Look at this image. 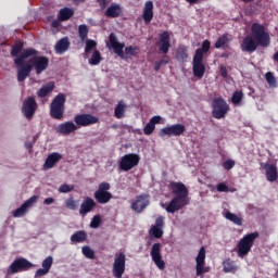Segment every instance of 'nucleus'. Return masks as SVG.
Here are the masks:
<instances>
[{
	"instance_id": "nucleus-1",
	"label": "nucleus",
	"mask_w": 278,
	"mask_h": 278,
	"mask_svg": "<svg viewBox=\"0 0 278 278\" xmlns=\"http://www.w3.org/2000/svg\"><path fill=\"white\" fill-rule=\"evenodd\" d=\"M14 64L17 66V81L23 83L31 75V70L35 68L36 75H40L49 68V58L38 55V50L26 48L14 59Z\"/></svg>"
},
{
	"instance_id": "nucleus-2",
	"label": "nucleus",
	"mask_w": 278,
	"mask_h": 278,
	"mask_svg": "<svg viewBox=\"0 0 278 278\" xmlns=\"http://www.w3.org/2000/svg\"><path fill=\"white\" fill-rule=\"evenodd\" d=\"M257 47L263 49L270 47V34L266 31V27L263 24L255 22L251 26V36L243 38L241 51L253 53L257 51Z\"/></svg>"
},
{
	"instance_id": "nucleus-3",
	"label": "nucleus",
	"mask_w": 278,
	"mask_h": 278,
	"mask_svg": "<svg viewBox=\"0 0 278 278\" xmlns=\"http://www.w3.org/2000/svg\"><path fill=\"white\" fill-rule=\"evenodd\" d=\"M168 189L170 190L172 194H175V198H173L165 207L168 214H175V212H179V210L190 204V199L188 198V187H186L184 182L172 181L168 185Z\"/></svg>"
},
{
	"instance_id": "nucleus-4",
	"label": "nucleus",
	"mask_w": 278,
	"mask_h": 278,
	"mask_svg": "<svg viewBox=\"0 0 278 278\" xmlns=\"http://www.w3.org/2000/svg\"><path fill=\"white\" fill-rule=\"evenodd\" d=\"M65 104H66V94L64 93L56 94L50 104L51 118H54L55 121H62V118H64Z\"/></svg>"
},
{
	"instance_id": "nucleus-5",
	"label": "nucleus",
	"mask_w": 278,
	"mask_h": 278,
	"mask_svg": "<svg viewBox=\"0 0 278 278\" xmlns=\"http://www.w3.org/2000/svg\"><path fill=\"white\" fill-rule=\"evenodd\" d=\"M260 238V232L254 231L251 233L245 235L237 244V253L239 257H244L251 253V249H253V244L255 240Z\"/></svg>"
},
{
	"instance_id": "nucleus-6",
	"label": "nucleus",
	"mask_w": 278,
	"mask_h": 278,
	"mask_svg": "<svg viewBox=\"0 0 278 278\" xmlns=\"http://www.w3.org/2000/svg\"><path fill=\"white\" fill-rule=\"evenodd\" d=\"M110 182H101L98 186V190H96L93 193L97 203H100V205H105L112 201L114 195L112 192H110Z\"/></svg>"
},
{
	"instance_id": "nucleus-7",
	"label": "nucleus",
	"mask_w": 278,
	"mask_h": 278,
	"mask_svg": "<svg viewBox=\"0 0 278 278\" xmlns=\"http://www.w3.org/2000/svg\"><path fill=\"white\" fill-rule=\"evenodd\" d=\"M212 108V116L217 121H220V118H225V116H227V112H229V104H227V101H225L223 97L213 99Z\"/></svg>"
},
{
	"instance_id": "nucleus-8",
	"label": "nucleus",
	"mask_w": 278,
	"mask_h": 278,
	"mask_svg": "<svg viewBox=\"0 0 278 278\" xmlns=\"http://www.w3.org/2000/svg\"><path fill=\"white\" fill-rule=\"evenodd\" d=\"M140 164V155L137 153H128L121 157L118 163L119 170L129 173L132 168H136Z\"/></svg>"
},
{
	"instance_id": "nucleus-9",
	"label": "nucleus",
	"mask_w": 278,
	"mask_h": 278,
	"mask_svg": "<svg viewBox=\"0 0 278 278\" xmlns=\"http://www.w3.org/2000/svg\"><path fill=\"white\" fill-rule=\"evenodd\" d=\"M34 268V264L25 257L16 258L8 268V275H16V273H25Z\"/></svg>"
},
{
	"instance_id": "nucleus-10",
	"label": "nucleus",
	"mask_w": 278,
	"mask_h": 278,
	"mask_svg": "<svg viewBox=\"0 0 278 278\" xmlns=\"http://www.w3.org/2000/svg\"><path fill=\"white\" fill-rule=\"evenodd\" d=\"M127 262V257L125 253L119 252L115 255L114 263H113V276L115 278H123L125 275V264Z\"/></svg>"
},
{
	"instance_id": "nucleus-11",
	"label": "nucleus",
	"mask_w": 278,
	"mask_h": 278,
	"mask_svg": "<svg viewBox=\"0 0 278 278\" xmlns=\"http://www.w3.org/2000/svg\"><path fill=\"white\" fill-rule=\"evenodd\" d=\"M74 123L76 127H90V125H97L99 123V117L90 113L77 114L74 117Z\"/></svg>"
},
{
	"instance_id": "nucleus-12",
	"label": "nucleus",
	"mask_w": 278,
	"mask_h": 278,
	"mask_svg": "<svg viewBox=\"0 0 278 278\" xmlns=\"http://www.w3.org/2000/svg\"><path fill=\"white\" fill-rule=\"evenodd\" d=\"M150 256L160 270H164V268H166V262L162 260V243L157 242L152 245Z\"/></svg>"
},
{
	"instance_id": "nucleus-13",
	"label": "nucleus",
	"mask_w": 278,
	"mask_h": 278,
	"mask_svg": "<svg viewBox=\"0 0 278 278\" xmlns=\"http://www.w3.org/2000/svg\"><path fill=\"white\" fill-rule=\"evenodd\" d=\"M36 110H38V102H36V98L28 97L26 100L23 101L22 113L25 118H34Z\"/></svg>"
},
{
	"instance_id": "nucleus-14",
	"label": "nucleus",
	"mask_w": 278,
	"mask_h": 278,
	"mask_svg": "<svg viewBox=\"0 0 278 278\" xmlns=\"http://www.w3.org/2000/svg\"><path fill=\"white\" fill-rule=\"evenodd\" d=\"M147 207H149V194L146 193L137 195L136 200L131 203V210L137 214H142Z\"/></svg>"
},
{
	"instance_id": "nucleus-15",
	"label": "nucleus",
	"mask_w": 278,
	"mask_h": 278,
	"mask_svg": "<svg viewBox=\"0 0 278 278\" xmlns=\"http://www.w3.org/2000/svg\"><path fill=\"white\" fill-rule=\"evenodd\" d=\"M204 273H208V269L205 267V248L202 247L195 257V275L201 277Z\"/></svg>"
},
{
	"instance_id": "nucleus-16",
	"label": "nucleus",
	"mask_w": 278,
	"mask_h": 278,
	"mask_svg": "<svg viewBox=\"0 0 278 278\" xmlns=\"http://www.w3.org/2000/svg\"><path fill=\"white\" fill-rule=\"evenodd\" d=\"M186 131V126L184 124H175L159 131V136L164 138V136H181Z\"/></svg>"
},
{
	"instance_id": "nucleus-17",
	"label": "nucleus",
	"mask_w": 278,
	"mask_h": 278,
	"mask_svg": "<svg viewBox=\"0 0 278 278\" xmlns=\"http://www.w3.org/2000/svg\"><path fill=\"white\" fill-rule=\"evenodd\" d=\"M170 49V33L164 30L159 35V51L166 55Z\"/></svg>"
},
{
	"instance_id": "nucleus-18",
	"label": "nucleus",
	"mask_w": 278,
	"mask_h": 278,
	"mask_svg": "<svg viewBox=\"0 0 278 278\" xmlns=\"http://www.w3.org/2000/svg\"><path fill=\"white\" fill-rule=\"evenodd\" d=\"M94 207H97V202L94 201V199L90 197L85 198L79 207L80 216L85 218V216L90 214V212H92Z\"/></svg>"
},
{
	"instance_id": "nucleus-19",
	"label": "nucleus",
	"mask_w": 278,
	"mask_h": 278,
	"mask_svg": "<svg viewBox=\"0 0 278 278\" xmlns=\"http://www.w3.org/2000/svg\"><path fill=\"white\" fill-rule=\"evenodd\" d=\"M78 127L73 122H65L59 124L55 128L56 134H61V136H71L74 131H77Z\"/></svg>"
},
{
	"instance_id": "nucleus-20",
	"label": "nucleus",
	"mask_w": 278,
	"mask_h": 278,
	"mask_svg": "<svg viewBox=\"0 0 278 278\" xmlns=\"http://www.w3.org/2000/svg\"><path fill=\"white\" fill-rule=\"evenodd\" d=\"M109 42L116 55H118L119 58H125V53H123V49H125V43L118 42V39L116 38V35L114 33L110 34Z\"/></svg>"
},
{
	"instance_id": "nucleus-21",
	"label": "nucleus",
	"mask_w": 278,
	"mask_h": 278,
	"mask_svg": "<svg viewBox=\"0 0 278 278\" xmlns=\"http://www.w3.org/2000/svg\"><path fill=\"white\" fill-rule=\"evenodd\" d=\"M193 75L198 79H203V75H205V65L200 56H193Z\"/></svg>"
},
{
	"instance_id": "nucleus-22",
	"label": "nucleus",
	"mask_w": 278,
	"mask_h": 278,
	"mask_svg": "<svg viewBox=\"0 0 278 278\" xmlns=\"http://www.w3.org/2000/svg\"><path fill=\"white\" fill-rule=\"evenodd\" d=\"M123 14V8L118 3H111L105 11V16L108 18H118Z\"/></svg>"
},
{
	"instance_id": "nucleus-23",
	"label": "nucleus",
	"mask_w": 278,
	"mask_h": 278,
	"mask_svg": "<svg viewBox=\"0 0 278 278\" xmlns=\"http://www.w3.org/2000/svg\"><path fill=\"white\" fill-rule=\"evenodd\" d=\"M60 160H62V154H60L58 152H53V153L49 154L43 164V168L46 170H50V168H53V166H55V164H58L60 162Z\"/></svg>"
},
{
	"instance_id": "nucleus-24",
	"label": "nucleus",
	"mask_w": 278,
	"mask_h": 278,
	"mask_svg": "<svg viewBox=\"0 0 278 278\" xmlns=\"http://www.w3.org/2000/svg\"><path fill=\"white\" fill-rule=\"evenodd\" d=\"M143 21L146 25H149L153 21V1L149 0L144 3Z\"/></svg>"
},
{
	"instance_id": "nucleus-25",
	"label": "nucleus",
	"mask_w": 278,
	"mask_h": 278,
	"mask_svg": "<svg viewBox=\"0 0 278 278\" xmlns=\"http://www.w3.org/2000/svg\"><path fill=\"white\" fill-rule=\"evenodd\" d=\"M71 48V41H68V37L61 38L54 46L55 53H66Z\"/></svg>"
},
{
	"instance_id": "nucleus-26",
	"label": "nucleus",
	"mask_w": 278,
	"mask_h": 278,
	"mask_svg": "<svg viewBox=\"0 0 278 278\" xmlns=\"http://www.w3.org/2000/svg\"><path fill=\"white\" fill-rule=\"evenodd\" d=\"M264 169L266 170L267 181H270V182L277 181V177H278L277 165L265 164Z\"/></svg>"
},
{
	"instance_id": "nucleus-27",
	"label": "nucleus",
	"mask_w": 278,
	"mask_h": 278,
	"mask_svg": "<svg viewBox=\"0 0 278 278\" xmlns=\"http://www.w3.org/2000/svg\"><path fill=\"white\" fill-rule=\"evenodd\" d=\"M74 14L75 10L65 7L59 11L58 20L64 23L65 21H70Z\"/></svg>"
},
{
	"instance_id": "nucleus-28",
	"label": "nucleus",
	"mask_w": 278,
	"mask_h": 278,
	"mask_svg": "<svg viewBox=\"0 0 278 278\" xmlns=\"http://www.w3.org/2000/svg\"><path fill=\"white\" fill-rule=\"evenodd\" d=\"M55 89V83L50 81L46 85H43L38 91H37V96L42 99L45 97H47V94L53 92V90Z\"/></svg>"
},
{
	"instance_id": "nucleus-29",
	"label": "nucleus",
	"mask_w": 278,
	"mask_h": 278,
	"mask_svg": "<svg viewBox=\"0 0 278 278\" xmlns=\"http://www.w3.org/2000/svg\"><path fill=\"white\" fill-rule=\"evenodd\" d=\"M225 218L227 220H230V223H233V225H237V227H242V215H236L229 211L225 213Z\"/></svg>"
},
{
	"instance_id": "nucleus-30",
	"label": "nucleus",
	"mask_w": 278,
	"mask_h": 278,
	"mask_svg": "<svg viewBox=\"0 0 278 278\" xmlns=\"http://www.w3.org/2000/svg\"><path fill=\"white\" fill-rule=\"evenodd\" d=\"M211 47H212V42H210V40H207V39L204 40V41L202 42L201 48H198V49L195 50V53H194L193 56H195V58H202V59H203V53H207V52L210 51Z\"/></svg>"
},
{
	"instance_id": "nucleus-31",
	"label": "nucleus",
	"mask_w": 278,
	"mask_h": 278,
	"mask_svg": "<svg viewBox=\"0 0 278 278\" xmlns=\"http://www.w3.org/2000/svg\"><path fill=\"white\" fill-rule=\"evenodd\" d=\"M176 60L178 62H186L188 60V48L186 46H180L177 48Z\"/></svg>"
},
{
	"instance_id": "nucleus-32",
	"label": "nucleus",
	"mask_w": 278,
	"mask_h": 278,
	"mask_svg": "<svg viewBox=\"0 0 278 278\" xmlns=\"http://www.w3.org/2000/svg\"><path fill=\"white\" fill-rule=\"evenodd\" d=\"M87 238H88V235L86 233V231L78 230L71 236V242H74V243L85 242Z\"/></svg>"
},
{
	"instance_id": "nucleus-33",
	"label": "nucleus",
	"mask_w": 278,
	"mask_h": 278,
	"mask_svg": "<svg viewBox=\"0 0 278 278\" xmlns=\"http://www.w3.org/2000/svg\"><path fill=\"white\" fill-rule=\"evenodd\" d=\"M224 273H236L238 270V265L231 258L224 261Z\"/></svg>"
},
{
	"instance_id": "nucleus-34",
	"label": "nucleus",
	"mask_w": 278,
	"mask_h": 278,
	"mask_svg": "<svg viewBox=\"0 0 278 278\" xmlns=\"http://www.w3.org/2000/svg\"><path fill=\"white\" fill-rule=\"evenodd\" d=\"M23 47H25V43L23 41H20L18 43H15L11 48V56L12 58H20L21 53L23 52Z\"/></svg>"
},
{
	"instance_id": "nucleus-35",
	"label": "nucleus",
	"mask_w": 278,
	"mask_h": 278,
	"mask_svg": "<svg viewBox=\"0 0 278 278\" xmlns=\"http://www.w3.org/2000/svg\"><path fill=\"white\" fill-rule=\"evenodd\" d=\"M103 61V56H101V52L99 50H94L91 58L89 59V64L91 66H98Z\"/></svg>"
},
{
	"instance_id": "nucleus-36",
	"label": "nucleus",
	"mask_w": 278,
	"mask_h": 278,
	"mask_svg": "<svg viewBox=\"0 0 278 278\" xmlns=\"http://www.w3.org/2000/svg\"><path fill=\"white\" fill-rule=\"evenodd\" d=\"M229 43V37L227 35H223L218 37L217 41L215 42V49H225Z\"/></svg>"
},
{
	"instance_id": "nucleus-37",
	"label": "nucleus",
	"mask_w": 278,
	"mask_h": 278,
	"mask_svg": "<svg viewBox=\"0 0 278 278\" xmlns=\"http://www.w3.org/2000/svg\"><path fill=\"white\" fill-rule=\"evenodd\" d=\"M88 33H89V29L86 24H81L78 26V36H79L81 42L86 41V38H88Z\"/></svg>"
},
{
	"instance_id": "nucleus-38",
	"label": "nucleus",
	"mask_w": 278,
	"mask_h": 278,
	"mask_svg": "<svg viewBox=\"0 0 278 278\" xmlns=\"http://www.w3.org/2000/svg\"><path fill=\"white\" fill-rule=\"evenodd\" d=\"M65 207H67V210H72L73 212H75L79 207V201L75 200L74 198H68L65 201Z\"/></svg>"
},
{
	"instance_id": "nucleus-39",
	"label": "nucleus",
	"mask_w": 278,
	"mask_h": 278,
	"mask_svg": "<svg viewBox=\"0 0 278 278\" xmlns=\"http://www.w3.org/2000/svg\"><path fill=\"white\" fill-rule=\"evenodd\" d=\"M125 104H123L122 102H119L116 106H115V111H114V116L115 118H123V116H125Z\"/></svg>"
},
{
	"instance_id": "nucleus-40",
	"label": "nucleus",
	"mask_w": 278,
	"mask_h": 278,
	"mask_svg": "<svg viewBox=\"0 0 278 278\" xmlns=\"http://www.w3.org/2000/svg\"><path fill=\"white\" fill-rule=\"evenodd\" d=\"M242 99H244V93L241 90L235 91L232 93L231 103H233L235 105H238L241 103Z\"/></svg>"
},
{
	"instance_id": "nucleus-41",
	"label": "nucleus",
	"mask_w": 278,
	"mask_h": 278,
	"mask_svg": "<svg viewBox=\"0 0 278 278\" xmlns=\"http://www.w3.org/2000/svg\"><path fill=\"white\" fill-rule=\"evenodd\" d=\"M92 49H97V41H94L92 39H87L86 46H85L86 55H88V53H90V51H92Z\"/></svg>"
},
{
	"instance_id": "nucleus-42",
	"label": "nucleus",
	"mask_w": 278,
	"mask_h": 278,
	"mask_svg": "<svg viewBox=\"0 0 278 278\" xmlns=\"http://www.w3.org/2000/svg\"><path fill=\"white\" fill-rule=\"evenodd\" d=\"M41 266L43 269L48 270V273L51 270V266H53V256H47L42 263Z\"/></svg>"
},
{
	"instance_id": "nucleus-43",
	"label": "nucleus",
	"mask_w": 278,
	"mask_h": 278,
	"mask_svg": "<svg viewBox=\"0 0 278 278\" xmlns=\"http://www.w3.org/2000/svg\"><path fill=\"white\" fill-rule=\"evenodd\" d=\"M138 51H140V48H138V47L128 46L125 48V54L129 55V56L138 55Z\"/></svg>"
},
{
	"instance_id": "nucleus-44",
	"label": "nucleus",
	"mask_w": 278,
	"mask_h": 278,
	"mask_svg": "<svg viewBox=\"0 0 278 278\" xmlns=\"http://www.w3.org/2000/svg\"><path fill=\"white\" fill-rule=\"evenodd\" d=\"M83 254L88 260H94V250L90 249L88 245L83 247Z\"/></svg>"
},
{
	"instance_id": "nucleus-45",
	"label": "nucleus",
	"mask_w": 278,
	"mask_h": 278,
	"mask_svg": "<svg viewBox=\"0 0 278 278\" xmlns=\"http://www.w3.org/2000/svg\"><path fill=\"white\" fill-rule=\"evenodd\" d=\"M150 233H151V236H153V238L160 239L164 236V230H162V228L152 226L150 229Z\"/></svg>"
},
{
	"instance_id": "nucleus-46",
	"label": "nucleus",
	"mask_w": 278,
	"mask_h": 278,
	"mask_svg": "<svg viewBox=\"0 0 278 278\" xmlns=\"http://www.w3.org/2000/svg\"><path fill=\"white\" fill-rule=\"evenodd\" d=\"M90 227L92 229H99V227H101V215L93 216L90 223Z\"/></svg>"
},
{
	"instance_id": "nucleus-47",
	"label": "nucleus",
	"mask_w": 278,
	"mask_h": 278,
	"mask_svg": "<svg viewBox=\"0 0 278 278\" xmlns=\"http://www.w3.org/2000/svg\"><path fill=\"white\" fill-rule=\"evenodd\" d=\"M265 79L269 86H275L277 84V78H275V75H273V72H267L265 74Z\"/></svg>"
},
{
	"instance_id": "nucleus-48",
	"label": "nucleus",
	"mask_w": 278,
	"mask_h": 278,
	"mask_svg": "<svg viewBox=\"0 0 278 278\" xmlns=\"http://www.w3.org/2000/svg\"><path fill=\"white\" fill-rule=\"evenodd\" d=\"M27 208L22 204L21 207L14 211L13 216L14 218H21V216H25Z\"/></svg>"
},
{
	"instance_id": "nucleus-49",
	"label": "nucleus",
	"mask_w": 278,
	"mask_h": 278,
	"mask_svg": "<svg viewBox=\"0 0 278 278\" xmlns=\"http://www.w3.org/2000/svg\"><path fill=\"white\" fill-rule=\"evenodd\" d=\"M155 131V126L152 123H148L143 128L144 136H151Z\"/></svg>"
},
{
	"instance_id": "nucleus-50",
	"label": "nucleus",
	"mask_w": 278,
	"mask_h": 278,
	"mask_svg": "<svg viewBox=\"0 0 278 278\" xmlns=\"http://www.w3.org/2000/svg\"><path fill=\"white\" fill-rule=\"evenodd\" d=\"M38 201V195H33L28 200H26L22 205L27 210L28 207H31L34 203Z\"/></svg>"
},
{
	"instance_id": "nucleus-51",
	"label": "nucleus",
	"mask_w": 278,
	"mask_h": 278,
	"mask_svg": "<svg viewBox=\"0 0 278 278\" xmlns=\"http://www.w3.org/2000/svg\"><path fill=\"white\" fill-rule=\"evenodd\" d=\"M75 187L73 186H68V185H61L59 188V192H62L64 194L68 193V192H73Z\"/></svg>"
},
{
	"instance_id": "nucleus-52",
	"label": "nucleus",
	"mask_w": 278,
	"mask_h": 278,
	"mask_svg": "<svg viewBox=\"0 0 278 278\" xmlns=\"http://www.w3.org/2000/svg\"><path fill=\"white\" fill-rule=\"evenodd\" d=\"M233 166H236V161L233 160H227L223 163V167L225 168V170H231Z\"/></svg>"
},
{
	"instance_id": "nucleus-53",
	"label": "nucleus",
	"mask_w": 278,
	"mask_h": 278,
	"mask_svg": "<svg viewBox=\"0 0 278 278\" xmlns=\"http://www.w3.org/2000/svg\"><path fill=\"white\" fill-rule=\"evenodd\" d=\"M217 192H229V187L225 182H219L216 185Z\"/></svg>"
},
{
	"instance_id": "nucleus-54",
	"label": "nucleus",
	"mask_w": 278,
	"mask_h": 278,
	"mask_svg": "<svg viewBox=\"0 0 278 278\" xmlns=\"http://www.w3.org/2000/svg\"><path fill=\"white\" fill-rule=\"evenodd\" d=\"M46 275H49V271L47 269H45V267H42L35 271L34 278L45 277Z\"/></svg>"
},
{
	"instance_id": "nucleus-55",
	"label": "nucleus",
	"mask_w": 278,
	"mask_h": 278,
	"mask_svg": "<svg viewBox=\"0 0 278 278\" xmlns=\"http://www.w3.org/2000/svg\"><path fill=\"white\" fill-rule=\"evenodd\" d=\"M153 227H156L159 229H163V227H164V217L163 216H159L155 219V225Z\"/></svg>"
},
{
	"instance_id": "nucleus-56",
	"label": "nucleus",
	"mask_w": 278,
	"mask_h": 278,
	"mask_svg": "<svg viewBox=\"0 0 278 278\" xmlns=\"http://www.w3.org/2000/svg\"><path fill=\"white\" fill-rule=\"evenodd\" d=\"M161 121H162V116L156 115V116H153L149 122L155 127V125H159Z\"/></svg>"
},
{
	"instance_id": "nucleus-57",
	"label": "nucleus",
	"mask_w": 278,
	"mask_h": 278,
	"mask_svg": "<svg viewBox=\"0 0 278 278\" xmlns=\"http://www.w3.org/2000/svg\"><path fill=\"white\" fill-rule=\"evenodd\" d=\"M97 3L101 10H105V8H108V0H97Z\"/></svg>"
},
{
	"instance_id": "nucleus-58",
	"label": "nucleus",
	"mask_w": 278,
	"mask_h": 278,
	"mask_svg": "<svg viewBox=\"0 0 278 278\" xmlns=\"http://www.w3.org/2000/svg\"><path fill=\"white\" fill-rule=\"evenodd\" d=\"M219 73L224 77V79H226V77H227V67L225 65H220Z\"/></svg>"
},
{
	"instance_id": "nucleus-59",
	"label": "nucleus",
	"mask_w": 278,
	"mask_h": 278,
	"mask_svg": "<svg viewBox=\"0 0 278 278\" xmlns=\"http://www.w3.org/2000/svg\"><path fill=\"white\" fill-rule=\"evenodd\" d=\"M52 203H55V199L53 198H47L43 201V205H52Z\"/></svg>"
},
{
	"instance_id": "nucleus-60",
	"label": "nucleus",
	"mask_w": 278,
	"mask_h": 278,
	"mask_svg": "<svg viewBox=\"0 0 278 278\" xmlns=\"http://www.w3.org/2000/svg\"><path fill=\"white\" fill-rule=\"evenodd\" d=\"M161 63L162 66H164V64H168L169 60L168 56L165 55L161 61H159Z\"/></svg>"
},
{
	"instance_id": "nucleus-61",
	"label": "nucleus",
	"mask_w": 278,
	"mask_h": 278,
	"mask_svg": "<svg viewBox=\"0 0 278 278\" xmlns=\"http://www.w3.org/2000/svg\"><path fill=\"white\" fill-rule=\"evenodd\" d=\"M51 27H54V28H58L60 27V20H54L52 23H51Z\"/></svg>"
},
{
	"instance_id": "nucleus-62",
	"label": "nucleus",
	"mask_w": 278,
	"mask_h": 278,
	"mask_svg": "<svg viewBox=\"0 0 278 278\" xmlns=\"http://www.w3.org/2000/svg\"><path fill=\"white\" fill-rule=\"evenodd\" d=\"M160 68H162V63L159 61H156L155 63H154V71H160Z\"/></svg>"
},
{
	"instance_id": "nucleus-63",
	"label": "nucleus",
	"mask_w": 278,
	"mask_h": 278,
	"mask_svg": "<svg viewBox=\"0 0 278 278\" xmlns=\"http://www.w3.org/2000/svg\"><path fill=\"white\" fill-rule=\"evenodd\" d=\"M190 5H194V3H199V0H186Z\"/></svg>"
},
{
	"instance_id": "nucleus-64",
	"label": "nucleus",
	"mask_w": 278,
	"mask_h": 278,
	"mask_svg": "<svg viewBox=\"0 0 278 278\" xmlns=\"http://www.w3.org/2000/svg\"><path fill=\"white\" fill-rule=\"evenodd\" d=\"M273 59H274V62H277L278 64V51L274 54Z\"/></svg>"
}]
</instances>
